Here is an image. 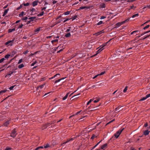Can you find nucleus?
<instances>
[{"instance_id": "nucleus-1", "label": "nucleus", "mask_w": 150, "mask_h": 150, "mask_svg": "<svg viewBox=\"0 0 150 150\" xmlns=\"http://www.w3.org/2000/svg\"><path fill=\"white\" fill-rule=\"evenodd\" d=\"M124 129V128L120 129L115 134H114V136L115 137V138L116 139L117 138Z\"/></svg>"}, {"instance_id": "nucleus-2", "label": "nucleus", "mask_w": 150, "mask_h": 150, "mask_svg": "<svg viewBox=\"0 0 150 150\" xmlns=\"http://www.w3.org/2000/svg\"><path fill=\"white\" fill-rule=\"evenodd\" d=\"M16 134L17 133L16 129H14L12 131V132L10 135V136L14 138L16 136Z\"/></svg>"}, {"instance_id": "nucleus-3", "label": "nucleus", "mask_w": 150, "mask_h": 150, "mask_svg": "<svg viewBox=\"0 0 150 150\" xmlns=\"http://www.w3.org/2000/svg\"><path fill=\"white\" fill-rule=\"evenodd\" d=\"M16 71H10L9 72V73L7 74L5 76V77L6 78L8 77V78H9L10 77V76L13 73L16 72Z\"/></svg>"}, {"instance_id": "nucleus-4", "label": "nucleus", "mask_w": 150, "mask_h": 150, "mask_svg": "<svg viewBox=\"0 0 150 150\" xmlns=\"http://www.w3.org/2000/svg\"><path fill=\"white\" fill-rule=\"evenodd\" d=\"M14 40H12L8 41L6 42L5 44L6 45H7L9 44L10 43H11V44L10 45L9 44V45H10L11 46L12 45V43L13 42Z\"/></svg>"}, {"instance_id": "nucleus-5", "label": "nucleus", "mask_w": 150, "mask_h": 150, "mask_svg": "<svg viewBox=\"0 0 150 150\" xmlns=\"http://www.w3.org/2000/svg\"><path fill=\"white\" fill-rule=\"evenodd\" d=\"M40 28H41L40 27L39 28L36 29L35 30V31H34V32L35 33V34H37L38 33H39V31L40 30Z\"/></svg>"}, {"instance_id": "nucleus-6", "label": "nucleus", "mask_w": 150, "mask_h": 150, "mask_svg": "<svg viewBox=\"0 0 150 150\" xmlns=\"http://www.w3.org/2000/svg\"><path fill=\"white\" fill-rule=\"evenodd\" d=\"M123 24V23H122V22H119L116 24V27L118 28Z\"/></svg>"}, {"instance_id": "nucleus-7", "label": "nucleus", "mask_w": 150, "mask_h": 150, "mask_svg": "<svg viewBox=\"0 0 150 150\" xmlns=\"http://www.w3.org/2000/svg\"><path fill=\"white\" fill-rule=\"evenodd\" d=\"M10 123V121L8 120L4 124L3 126H7Z\"/></svg>"}, {"instance_id": "nucleus-8", "label": "nucleus", "mask_w": 150, "mask_h": 150, "mask_svg": "<svg viewBox=\"0 0 150 150\" xmlns=\"http://www.w3.org/2000/svg\"><path fill=\"white\" fill-rule=\"evenodd\" d=\"M122 107H118L117 108H115V111H117V112H119L121 110H122V109H121Z\"/></svg>"}, {"instance_id": "nucleus-9", "label": "nucleus", "mask_w": 150, "mask_h": 150, "mask_svg": "<svg viewBox=\"0 0 150 150\" xmlns=\"http://www.w3.org/2000/svg\"><path fill=\"white\" fill-rule=\"evenodd\" d=\"M38 1H35L33 2V7L37 5L38 4Z\"/></svg>"}, {"instance_id": "nucleus-10", "label": "nucleus", "mask_w": 150, "mask_h": 150, "mask_svg": "<svg viewBox=\"0 0 150 150\" xmlns=\"http://www.w3.org/2000/svg\"><path fill=\"white\" fill-rule=\"evenodd\" d=\"M107 146V144L106 143H105L103 145H102L101 147V149H105Z\"/></svg>"}, {"instance_id": "nucleus-11", "label": "nucleus", "mask_w": 150, "mask_h": 150, "mask_svg": "<svg viewBox=\"0 0 150 150\" xmlns=\"http://www.w3.org/2000/svg\"><path fill=\"white\" fill-rule=\"evenodd\" d=\"M69 94V92L66 95V96L63 98L62 99L63 100H65L68 97V95Z\"/></svg>"}, {"instance_id": "nucleus-12", "label": "nucleus", "mask_w": 150, "mask_h": 150, "mask_svg": "<svg viewBox=\"0 0 150 150\" xmlns=\"http://www.w3.org/2000/svg\"><path fill=\"white\" fill-rule=\"evenodd\" d=\"M8 9L5 10L4 13L3 14V16H4L5 15H6L7 14V13H8Z\"/></svg>"}, {"instance_id": "nucleus-13", "label": "nucleus", "mask_w": 150, "mask_h": 150, "mask_svg": "<svg viewBox=\"0 0 150 150\" xmlns=\"http://www.w3.org/2000/svg\"><path fill=\"white\" fill-rule=\"evenodd\" d=\"M149 132H150V131H149L148 130H145L144 132V134L145 135H147L149 134Z\"/></svg>"}, {"instance_id": "nucleus-14", "label": "nucleus", "mask_w": 150, "mask_h": 150, "mask_svg": "<svg viewBox=\"0 0 150 150\" xmlns=\"http://www.w3.org/2000/svg\"><path fill=\"white\" fill-rule=\"evenodd\" d=\"M15 30V28H13V29H8V33H11L13 31H14Z\"/></svg>"}, {"instance_id": "nucleus-15", "label": "nucleus", "mask_w": 150, "mask_h": 150, "mask_svg": "<svg viewBox=\"0 0 150 150\" xmlns=\"http://www.w3.org/2000/svg\"><path fill=\"white\" fill-rule=\"evenodd\" d=\"M24 67V65L23 64H20L18 66V68L19 69H21L23 67Z\"/></svg>"}, {"instance_id": "nucleus-16", "label": "nucleus", "mask_w": 150, "mask_h": 150, "mask_svg": "<svg viewBox=\"0 0 150 150\" xmlns=\"http://www.w3.org/2000/svg\"><path fill=\"white\" fill-rule=\"evenodd\" d=\"M146 8H150V5H147L145 6L143 8V9H145Z\"/></svg>"}, {"instance_id": "nucleus-17", "label": "nucleus", "mask_w": 150, "mask_h": 150, "mask_svg": "<svg viewBox=\"0 0 150 150\" xmlns=\"http://www.w3.org/2000/svg\"><path fill=\"white\" fill-rule=\"evenodd\" d=\"M139 15V14L138 13H137V14H135L132 16V18H134L138 16Z\"/></svg>"}, {"instance_id": "nucleus-18", "label": "nucleus", "mask_w": 150, "mask_h": 150, "mask_svg": "<svg viewBox=\"0 0 150 150\" xmlns=\"http://www.w3.org/2000/svg\"><path fill=\"white\" fill-rule=\"evenodd\" d=\"M104 48H103V47L102 46H101V48L98 50L97 52L98 53L100 52L102 50H103V49Z\"/></svg>"}, {"instance_id": "nucleus-19", "label": "nucleus", "mask_w": 150, "mask_h": 150, "mask_svg": "<svg viewBox=\"0 0 150 150\" xmlns=\"http://www.w3.org/2000/svg\"><path fill=\"white\" fill-rule=\"evenodd\" d=\"M104 48H103V47L102 46H101V48L98 50L97 52L98 53L100 52L102 50H103V49Z\"/></svg>"}, {"instance_id": "nucleus-20", "label": "nucleus", "mask_w": 150, "mask_h": 150, "mask_svg": "<svg viewBox=\"0 0 150 150\" xmlns=\"http://www.w3.org/2000/svg\"><path fill=\"white\" fill-rule=\"evenodd\" d=\"M11 56V55L10 54H7L5 56V58L6 59H8L9 57Z\"/></svg>"}, {"instance_id": "nucleus-21", "label": "nucleus", "mask_w": 150, "mask_h": 150, "mask_svg": "<svg viewBox=\"0 0 150 150\" xmlns=\"http://www.w3.org/2000/svg\"><path fill=\"white\" fill-rule=\"evenodd\" d=\"M35 18V17H31L29 18V19L30 20V22H31L32 21H33L34 19Z\"/></svg>"}, {"instance_id": "nucleus-22", "label": "nucleus", "mask_w": 150, "mask_h": 150, "mask_svg": "<svg viewBox=\"0 0 150 150\" xmlns=\"http://www.w3.org/2000/svg\"><path fill=\"white\" fill-rule=\"evenodd\" d=\"M7 91L6 90H2L0 91V95L2 94V93L6 92Z\"/></svg>"}, {"instance_id": "nucleus-23", "label": "nucleus", "mask_w": 150, "mask_h": 150, "mask_svg": "<svg viewBox=\"0 0 150 150\" xmlns=\"http://www.w3.org/2000/svg\"><path fill=\"white\" fill-rule=\"evenodd\" d=\"M70 13V11H67L64 13V14L65 15H68Z\"/></svg>"}, {"instance_id": "nucleus-24", "label": "nucleus", "mask_w": 150, "mask_h": 150, "mask_svg": "<svg viewBox=\"0 0 150 150\" xmlns=\"http://www.w3.org/2000/svg\"><path fill=\"white\" fill-rule=\"evenodd\" d=\"M50 147V146L49 144H47L46 145H44V148H46Z\"/></svg>"}, {"instance_id": "nucleus-25", "label": "nucleus", "mask_w": 150, "mask_h": 150, "mask_svg": "<svg viewBox=\"0 0 150 150\" xmlns=\"http://www.w3.org/2000/svg\"><path fill=\"white\" fill-rule=\"evenodd\" d=\"M44 13V11H42V12H41V13H40L38 15V16H42V15H43V14Z\"/></svg>"}, {"instance_id": "nucleus-26", "label": "nucleus", "mask_w": 150, "mask_h": 150, "mask_svg": "<svg viewBox=\"0 0 150 150\" xmlns=\"http://www.w3.org/2000/svg\"><path fill=\"white\" fill-rule=\"evenodd\" d=\"M71 36V34L70 33H68L65 35V36L66 37H69Z\"/></svg>"}, {"instance_id": "nucleus-27", "label": "nucleus", "mask_w": 150, "mask_h": 150, "mask_svg": "<svg viewBox=\"0 0 150 150\" xmlns=\"http://www.w3.org/2000/svg\"><path fill=\"white\" fill-rule=\"evenodd\" d=\"M24 13V12L23 11H22L21 12V13L19 14V16L20 17H21V16H23V14Z\"/></svg>"}, {"instance_id": "nucleus-28", "label": "nucleus", "mask_w": 150, "mask_h": 150, "mask_svg": "<svg viewBox=\"0 0 150 150\" xmlns=\"http://www.w3.org/2000/svg\"><path fill=\"white\" fill-rule=\"evenodd\" d=\"M23 24H22V23L21 24L19 25L18 26V29L21 28H22V27H23Z\"/></svg>"}, {"instance_id": "nucleus-29", "label": "nucleus", "mask_w": 150, "mask_h": 150, "mask_svg": "<svg viewBox=\"0 0 150 150\" xmlns=\"http://www.w3.org/2000/svg\"><path fill=\"white\" fill-rule=\"evenodd\" d=\"M103 23V22L102 21H100L97 24V25H100L102 24Z\"/></svg>"}, {"instance_id": "nucleus-30", "label": "nucleus", "mask_w": 150, "mask_h": 150, "mask_svg": "<svg viewBox=\"0 0 150 150\" xmlns=\"http://www.w3.org/2000/svg\"><path fill=\"white\" fill-rule=\"evenodd\" d=\"M58 39H55V40H52L51 41V42H52V43H53L54 42H58Z\"/></svg>"}, {"instance_id": "nucleus-31", "label": "nucleus", "mask_w": 150, "mask_h": 150, "mask_svg": "<svg viewBox=\"0 0 150 150\" xmlns=\"http://www.w3.org/2000/svg\"><path fill=\"white\" fill-rule=\"evenodd\" d=\"M127 86H126L125 88L124 89L123 91L124 93H125L126 92V91L127 90Z\"/></svg>"}, {"instance_id": "nucleus-32", "label": "nucleus", "mask_w": 150, "mask_h": 150, "mask_svg": "<svg viewBox=\"0 0 150 150\" xmlns=\"http://www.w3.org/2000/svg\"><path fill=\"white\" fill-rule=\"evenodd\" d=\"M71 141V140H70V139H68V140L66 141V142H64L63 143V144H65L66 143H67L69 142H70Z\"/></svg>"}, {"instance_id": "nucleus-33", "label": "nucleus", "mask_w": 150, "mask_h": 150, "mask_svg": "<svg viewBox=\"0 0 150 150\" xmlns=\"http://www.w3.org/2000/svg\"><path fill=\"white\" fill-rule=\"evenodd\" d=\"M146 99V97L142 98L140 100V101H143Z\"/></svg>"}, {"instance_id": "nucleus-34", "label": "nucleus", "mask_w": 150, "mask_h": 150, "mask_svg": "<svg viewBox=\"0 0 150 150\" xmlns=\"http://www.w3.org/2000/svg\"><path fill=\"white\" fill-rule=\"evenodd\" d=\"M5 59L4 58H2L0 59V63L3 62L4 60Z\"/></svg>"}, {"instance_id": "nucleus-35", "label": "nucleus", "mask_w": 150, "mask_h": 150, "mask_svg": "<svg viewBox=\"0 0 150 150\" xmlns=\"http://www.w3.org/2000/svg\"><path fill=\"white\" fill-rule=\"evenodd\" d=\"M99 100V99L97 98L96 99V100H94L93 102L94 103H96L98 102Z\"/></svg>"}, {"instance_id": "nucleus-36", "label": "nucleus", "mask_w": 150, "mask_h": 150, "mask_svg": "<svg viewBox=\"0 0 150 150\" xmlns=\"http://www.w3.org/2000/svg\"><path fill=\"white\" fill-rule=\"evenodd\" d=\"M23 4L24 6H28L29 5V3H26Z\"/></svg>"}, {"instance_id": "nucleus-37", "label": "nucleus", "mask_w": 150, "mask_h": 150, "mask_svg": "<svg viewBox=\"0 0 150 150\" xmlns=\"http://www.w3.org/2000/svg\"><path fill=\"white\" fill-rule=\"evenodd\" d=\"M93 100L92 99H90V100H89V101L88 102V103H87V105H88L90 104V103H91V102L92 101H93Z\"/></svg>"}, {"instance_id": "nucleus-38", "label": "nucleus", "mask_w": 150, "mask_h": 150, "mask_svg": "<svg viewBox=\"0 0 150 150\" xmlns=\"http://www.w3.org/2000/svg\"><path fill=\"white\" fill-rule=\"evenodd\" d=\"M129 21V19H127L126 20H125L122 21V23H123V24L125 23L126 22H127L128 21Z\"/></svg>"}, {"instance_id": "nucleus-39", "label": "nucleus", "mask_w": 150, "mask_h": 150, "mask_svg": "<svg viewBox=\"0 0 150 150\" xmlns=\"http://www.w3.org/2000/svg\"><path fill=\"white\" fill-rule=\"evenodd\" d=\"M114 120H115V119H113V120H112L111 121H110L109 122H108V123H107V124H106V125H108L109 124H110V123H111L112 122H113V121H114Z\"/></svg>"}, {"instance_id": "nucleus-40", "label": "nucleus", "mask_w": 150, "mask_h": 150, "mask_svg": "<svg viewBox=\"0 0 150 150\" xmlns=\"http://www.w3.org/2000/svg\"><path fill=\"white\" fill-rule=\"evenodd\" d=\"M27 19H28V17H24L23 18H22V20H23V21H24V20H27Z\"/></svg>"}, {"instance_id": "nucleus-41", "label": "nucleus", "mask_w": 150, "mask_h": 150, "mask_svg": "<svg viewBox=\"0 0 150 150\" xmlns=\"http://www.w3.org/2000/svg\"><path fill=\"white\" fill-rule=\"evenodd\" d=\"M37 63V62L36 61L34 62L33 63H32L31 64V66H34L35 64Z\"/></svg>"}, {"instance_id": "nucleus-42", "label": "nucleus", "mask_w": 150, "mask_h": 150, "mask_svg": "<svg viewBox=\"0 0 150 150\" xmlns=\"http://www.w3.org/2000/svg\"><path fill=\"white\" fill-rule=\"evenodd\" d=\"M149 25H146V26L143 29L145 30V29L148 28L149 27Z\"/></svg>"}, {"instance_id": "nucleus-43", "label": "nucleus", "mask_w": 150, "mask_h": 150, "mask_svg": "<svg viewBox=\"0 0 150 150\" xmlns=\"http://www.w3.org/2000/svg\"><path fill=\"white\" fill-rule=\"evenodd\" d=\"M105 73V71H103V72H102L101 73H100V74H98L99 76H100V75H102L103 74H104Z\"/></svg>"}, {"instance_id": "nucleus-44", "label": "nucleus", "mask_w": 150, "mask_h": 150, "mask_svg": "<svg viewBox=\"0 0 150 150\" xmlns=\"http://www.w3.org/2000/svg\"><path fill=\"white\" fill-rule=\"evenodd\" d=\"M30 10L32 12H35V9L34 8H32Z\"/></svg>"}, {"instance_id": "nucleus-45", "label": "nucleus", "mask_w": 150, "mask_h": 150, "mask_svg": "<svg viewBox=\"0 0 150 150\" xmlns=\"http://www.w3.org/2000/svg\"><path fill=\"white\" fill-rule=\"evenodd\" d=\"M61 81V79H58L57 80H56L55 81V83H57L58 82H60Z\"/></svg>"}, {"instance_id": "nucleus-46", "label": "nucleus", "mask_w": 150, "mask_h": 150, "mask_svg": "<svg viewBox=\"0 0 150 150\" xmlns=\"http://www.w3.org/2000/svg\"><path fill=\"white\" fill-rule=\"evenodd\" d=\"M11 148L10 147H7L6 149L4 150H11Z\"/></svg>"}, {"instance_id": "nucleus-47", "label": "nucleus", "mask_w": 150, "mask_h": 150, "mask_svg": "<svg viewBox=\"0 0 150 150\" xmlns=\"http://www.w3.org/2000/svg\"><path fill=\"white\" fill-rule=\"evenodd\" d=\"M22 59H21L19 60L18 63V64H20L22 62Z\"/></svg>"}, {"instance_id": "nucleus-48", "label": "nucleus", "mask_w": 150, "mask_h": 150, "mask_svg": "<svg viewBox=\"0 0 150 150\" xmlns=\"http://www.w3.org/2000/svg\"><path fill=\"white\" fill-rule=\"evenodd\" d=\"M150 36V34L149 35H147V36H145L144 38H143V40H144L145 39H146V38H147L148 37H149Z\"/></svg>"}, {"instance_id": "nucleus-49", "label": "nucleus", "mask_w": 150, "mask_h": 150, "mask_svg": "<svg viewBox=\"0 0 150 150\" xmlns=\"http://www.w3.org/2000/svg\"><path fill=\"white\" fill-rule=\"evenodd\" d=\"M146 97V99L147 98H148L149 97H150V94H147L146 96H145Z\"/></svg>"}, {"instance_id": "nucleus-50", "label": "nucleus", "mask_w": 150, "mask_h": 150, "mask_svg": "<svg viewBox=\"0 0 150 150\" xmlns=\"http://www.w3.org/2000/svg\"><path fill=\"white\" fill-rule=\"evenodd\" d=\"M96 137L94 135H93V136L91 137V139H93L95 137Z\"/></svg>"}, {"instance_id": "nucleus-51", "label": "nucleus", "mask_w": 150, "mask_h": 150, "mask_svg": "<svg viewBox=\"0 0 150 150\" xmlns=\"http://www.w3.org/2000/svg\"><path fill=\"white\" fill-rule=\"evenodd\" d=\"M22 7V5H21L20 6L17 8V10H18L20 9Z\"/></svg>"}, {"instance_id": "nucleus-52", "label": "nucleus", "mask_w": 150, "mask_h": 150, "mask_svg": "<svg viewBox=\"0 0 150 150\" xmlns=\"http://www.w3.org/2000/svg\"><path fill=\"white\" fill-rule=\"evenodd\" d=\"M106 18V17L105 16H101L100 17V19H104L105 18Z\"/></svg>"}, {"instance_id": "nucleus-53", "label": "nucleus", "mask_w": 150, "mask_h": 150, "mask_svg": "<svg viewBox=\"0 0 150 150\" xmlns=\"http://www.w3.org/2000/svg\"><path fill=\"white\" fill-rule=\"evenodd\" d=\"M14 86H11L9 88V89L10 90H12L13 89V88H14Z\"/></svg>"}, {"instance_id": "nucleus-54", "label": "nucleus", "mask_w": 150, "mask_h": 150, "mask_svg": "<svg viewBox=\"0 0 150 150\" xmlns=\"http://www.w3.org/2000/svg\"><path fill=\"white\" fill-rule=\"evenodd\" d=\"M102 31H100V32H98V33H96V35H98L100 34H101L102 33Z\"/></svg>"}, {"instance_id": "nucleus-55", "label": "nucleus", "mask_w": 150, "mask_h": 150, "mask_svg": "<svg viewBox=\"0 0 150 150\" xmlns=\"http://www.w3.org/2000/svg\"><path fill=\"white\" fill-rule=\"evenodd\" d=\"M108 42H107L105 43L104 45H102L101 46H102L103 47H104L105 46L107 45V44L108 43Z\"/></svg>"}, {"instance_id": "nucleus-56", "label": "nucleus", "mask_w": 150, "mask_h": 150, "mask_svg": "<svg viewBox=\"0 0 150 150\" xmlns=\"http://www.w3.org/2000/svg\"><path fill=\"white\" fill-rule=\"evenodd\" d=\"M70 19H69V18H67V19H65L63 21V22L64 23L69 20Z\"/></svg>"}, {"instance_id": "nucleus-57", "label": "nucleus", "mask_w": 150, "mask_h": 150, "mask_svg": "<svg viewBox=\"0 0 150 150\" xmlns=\"http://www.w3.org/2000/svg\"><path fill=\"white\" fill-rule=\"evenodd\" d=\"M57 76H60V74H55L54 76H53V77H54V78Z\"/></svg>"}, {"instance_id": "nucleus-58", "label": "nucleus", "mask_w": 150, "mask_h": 150, "mask_svg": "<svg viewBox=\"0 0 150 150\" xmlns=\"http://www.w3.org/2000/svg\"><path fill=\"white\" fill-rule=\"evenodd\" d=\"M28 52V50H27L23 52V53L24 54H27Z\"/></svg>"}, {"instance_id": "nucleus-59", "label": "nucleus", "mask_w": 150, "mask_h": 150, "mask_svg": "<svg viewBox=\"0 0 150 150\" xmlns=\"http://www.w3.org/2000/svg\"><path fill=\"white\" fill-rule=\"evenodd\" d=\"M80 93H79L77 95H74V96H73L71 97V98H73L74 97H75V96H78V95H80Z\"/></svg>"}, {"instance_id": "nucleus-60", "label": "nucleus", "mask_w": 150, "mask_h": 150, "mask_svg": "<svg viewBox=\"0 0 150 150\" xmlns=\"http://www.w3.org/2000/svg\"><path fill=\"white\" fill-rule=\"evenodd\" d=\"M98 145V144H96L95 146H94L93 148L92 149H94L95 148H96Z\"/></svg>"}, {"instance_id": "nucleus-61", "label": "nucleus", "mask_w": 150, "mask_h": 150, "mask_svg": "<svg viewBox=\"0 0 150 150\" xmlns=\"http://www.w3.org/2000/svg\"><path fill=\"white\" fill-rule=\"evenodd\" d=\"M99 76L98 74L97 75L95 76L94 77H93V79H95L96 78L97 76Z\"/></svg>"}, {"instance_id": "nucleus-62", "label": "nucleus", "mask_w": 150, "mask_h": 150, "mask_svg": "<svg viewBox=\"0 0 150 150\" xmlns=\"http://www.w3.org/2000/svg\"><path fill=\"white\" fill-rule=\"evenodd\" d=\"M75 137L72 138H71L70 139L71 140V141H72L73 140H74V139H75Z\"/></svg>"}, {"instance_id": "nucleus-63", "label": "nucleus", "mask_w": 150, "mask_h": 150, "mask_svg": "<svg viewBox=\"0 0 150 150\" xmlns=\"http://www.w3.org/2000/svg\"><path fill=\"white\" fill-rule=\"evenodd\" d=\"M57 2V1H55V0H54L53 1H52V3L53 4H56V3Z\"/></svg>"}, {"instance_id": "nucleus-64", "label": "nucleus", "mask_w": 150, "mask_h": 150, "mask_svg": "<svg viewBox=\"0 0 150 150\" xmlns=\"http://www.w3.org/2000/svg\"><path fill=\"white\" fill-rule=\"evenodd\" d=\"M40 150V148L39 147H37V148H36L35 150Z\"/></svg>"}]
</instances>
